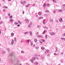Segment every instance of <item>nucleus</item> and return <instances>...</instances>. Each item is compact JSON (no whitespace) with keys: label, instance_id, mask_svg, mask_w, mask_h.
Wrapping results in <instances>:
<instances>
[{"label":"nucleus","instance_id":"10","mask_svg":"<svg viewBox=\"0 0 65 65\" xmlns=\"http://www.w3.org/2000/svg\"><path fill=\"white\" fill-rule=\"evenodd\" d=\"M30 6V4H28L27 5H26L25 6L26 7H28Z\"/></svg>","mask_w":65,"mask_h":65},{"label":"nucleus","instance_id":"37","mask_svg":"<svg viewBox=\"0 0 65 65\" xmlns=\"http://www.w3.org/2000/svg\"><path fill=\"white\" fill-rule=\"evenodd\" d=\"M45 37L46 38H47V35H45Z\"/></svg>","mask_w":65,"mask_h":65},{"label":"nucleus","instance_id":"13","mask_svg":"<svg viewBox=\"0 0 65 65\" xmlns=\"http://www.w3.org/2000/svg\"><path fill=\"white\" fill-rule=\"evenodd\" d=\"M61 40H64V41H65V39L64 38H61Z\"/></svg>","mask_w":65,"mask_h":65},{"label":"nucleus","instance_id":"8","mask_svg":"<svg viewBox=\"0 0 65 65\" xmlns=\"http://www.w3.org/2000/svg\"><path fill=\"white\" fill-rule=\"evenodd\" d=\"M31 41V40L29 39L28 40H26V41H27L28 42V43H29V41Z\"/></svg>","mask_w":65,"mask_h":65},{"label":"nucleus","instance_id":"12","mask_svg":"<svg viewBox=\"0 0 65 65\" xmlns=\"http://www.w3.org/2000/svg\"><path fill=\"white\" fill-rule=\"evenodd\" d=\"M34 41H35V42H37V39H34Z\"/></svg>","mask_w":65,"mask_h":65},{"label":"nucleus","instance_id":"29","mask_svg":"<svg viewBox=\"0 0 65 65\" xmlns=\"http://www.w3.org/2000/svg\"><path fill=\"white\" fill-rule=\"evenodd\" d=\"M38 14L39 15H41V12H39L38 13Z\"/></svg>","mask_w":65,"mask_h":65},{"label":"nucleus","instance_id":"51","mask_svg":"<svg viewBox=\"0 0 65 65\" xmlns=\"http://www.w3.org/2000/svg\"><path fill=\"white\" fill-rule=\"evenodd\" d=\"M45 16L46 17V16H47V15L46 14H45Z\"/></svg>","mask_w":65,"mask_h":65},{"label":"nucleus","instance_id":"43","mask_svg":"<svg viewBox=\"0 0 65 65\" xmlns=\"http://www.w3.org/2000/svg\"><path fill=\"white\" fill-rule=\"evenodd\" d=\"M14 24H15V25H17V22H14Z\"/></svg>","mask_w":65,"mask_h":65},{"label":"nucleus","instance_id":"16","mask_svg":"<svg viewBox=\"0 0 65 65\" xmlns=\"http://www.w3.org/2000/svg\"><path fill=\"white\" fill-rule=\"evenodd\" d=\"M46 4H45V3H44V4L43 5V7H44H44H45V5H46Z\"/></svg>","mask_w":65,"mask_h":65},{"label":"nucleus","instance_id":"32","mask_svg":"<svg viewBox=\"0 0 65 65\" xmlns=\"http://www.w3.org/2000/svg\"><path fill=\"white\" fill-rule=\"evenodd\" d=\"M45 30H44L43 32L42 33V34H45Z\"/></svg>","mask_w":65,"mask_h":65},{"label":"nucleus","instance_id":"33","mask_svg":"<svg viewBox=\"0 0 65 65\" xmlns=\"http://www.w3.org/2000/svg\"><path fill=\"white\" fill-rule=\"evenodd\" d=\"M39 42H40V43H41V44H42V41H40V40H39Z\"/></svg>","mask_w":65,"mask_h":65},{"label":"nucleus","instance_id":"22","mask_svg":"<svg viewBox=\"0 0 65 65\" xmlns=\"http://www.w3.org/2000/svg\"><path fill=\"white\" fill-rule=\"evenodd\" d=\"M35 59H36L35 57H33L32 58V60H35Z\"/></svg>","mask_w":65,"mask_h":65},{"label":"nucleus","instance_id":"25","mask_svg":"<svg viewBox=\"0 0 65 65\" xmlns=\"http://www.w3.org/2000/svg\"><path fill=\"white\" fill-rule=\"evenodd\" d=\"M14 39L15 41V42H17V39H16V38L15 37L14 38Z\"/></svg>","mask_w":65,"mask_h":65},{"label":"nucleus","instance_id":"5","mask_svg":"<svg viewBox=\"0 0 65 65\" xmlns=\"http://www.w3.org/2000/svg\"><path fill=\"white\" fill-rule=\"evenodd\" d=\"M13 54H10L9 55V57H12V56H13Z\"/></svg>","mask_w":65,"mask_h":65},{"label":"nucleus","instance_id":"38","mask_svg":"<svg viewBox=\"0 0 65 65\" xmlns=\"http://www.w3.org/2000/svg\"><path fill=\"white\" fill-rule=\"evenodd\" d=\"M63 36H65V32L64 33V34H63V35H62V36H63Z\"/></svg>","mask_w":65,"mask_h":65},{"label":"nucleus","instance_id":"31","mask_svg":"<svg viewBox=\"0 0 65 65\" xmlns=\"http://www.w3.org/2000/svg\"><path fill=\"white\" fill-rule=\"evenodd\" d=\"M49 5H50V4H47L46 5V6L47 7H49Z\"/></svg>","mask_w":65,"mask_h":65},{"label":"nucleus","instance_id":"62","mask_svg":"<svg viewBox=\"0 0 65 65\" xmlns=\"http://www.w3.org/2000/svg\"><path fill=\"white\" fill-rule=\"evenodd\" d=\"M19 24H22V23H21V22H19Z\"/></svg>","mask_w":65,"mask_h":65},{"label":"nucleus","instance_id":"57","mask_svg":"<svg viewBox=\"0 0 65 65\" xmlns=\"http://www.w3.org/2000/svg\"><path fill=\"white\" fill-rule=\"evenodd\" d=\"M61 10H58V11H61Z\"/></svg>","mask_w":65,"mask_h":65},{"label":"nucleus","instance_id":"39","mask_svg":"<svg viewBox=\"0 0 65 65\" xmlns=\"http://www.w3.org/2000/svg\"><path fill=\"white\" fill-rule=\"evenodd\" d=\"M17 27H20V25L18 24L17 25Z\"/></svg>","mask_w":65,"mask_h":65},{"label":"nucleus","instance_id":"63","mask_svg":"<svg viewBox=\"0 0 65 65\" xmlns=\"http://www.w3.org/2000/svg\"><path fill=\"white\" fill-rule=\"evenodd\" d=\"M61 55H63V52H61Z\"/></svg>","mask_w":65,"mask_h":65},{"label":"nucleus","instance_id":"47","mask_svg":"<svg viewBox=\"0 0 65 65\" xmlns=\"http://www.w3.org/2000/svg\"><path fill=\"white\" fill-rule=\"evenodd\" d=\"M23 5H25V3L23 2V3H22Z\"/></svg>","mask_w":65,"mask_h":65},{"label":"nucleus","instance_id":"4","mask_svg":"<svg viewBox=\"0 0 65 65\" xmlns=\"http://www.w3.org/2000/svg\"><path fill=\"white\" fill-rule=\"evenodd\" d=\"M25 22L27 23H29V20L27 19H25Z\"/></svg>","mask_w":65,"mask_h":65},{"label":"nucleus","instance_id":"7","mask_svg":"<svg viewBox=\"0 0 65 65\" xmlns=\"http://www.w3.org/2000/svg\"><path fill=\"white\" fill-rule=\"evenodd\" d=\"M11 62L12 63L11 64H14V61L13 60H11Z\"/></svg>","mask_w":65,"mask_h":65},{"label":"nucleus","instance_id":"60","mask_svg":"<svg viewBox=\"0 0 65 65\" xmlns=\"http://www.w3.org/2000/svg\"><path fill=\"white\" fill-rule=\"evenodd\" d=\"M45 21V19L43 21V22H44Z\"/></svg>","mask_w":65,"mask_h":65},{"label":"nucleus","instance_id":"34","mask_svg":"<svg viewBox=\"0 0 65 65\" xmlns=\"http://www.w3.org/2000/svg\"><path fill=\"white\" fill-rule=\"evenodd\" d=\"M19 63H17L16 64H15L14 65H19Z\"/></svg>","mask_w":65,"mask_h":65},{"label":"nucleus","instance_id":"11","mask_svg":"<svg viewBox=\"0 0 65 65\" xmlns=\"http://www.w3.org/2000/svg\"><path fill=\"white\" fill-rule=\"evenodd\" d=\"M13 20L11 19L10 20V22L11 23H12V22H13Z\"/></svg>","mask_w":65,"mask_h":65},{"label":"nucleus","instance_id":"42","mask_svg":"<svg viewBox=\"0 0 65 65\" xmlns=\"http://www.w3.org/2000/svg\"><path fill=\"white\" fill-rule=\"evenodd\" d=\"M36 65H38V62H36Z\"/></svg>","mask_w":65,"mask_h":65},{"label":"nucleus","instance_id":"2","mask_svg":"<svg viewBox=\"0 0 65 65\" xmlns=\"http://www.w3.org/2000/svg\"><path fill=\"white\" fill-rule=\"evenodd\" d=\"M1 53V54L3 55V54H5V52L4 51H2Z\"/></svg>","mask_w":65,"mask_h":65},{"label":"nucleus","instance_id":"40","mask_svg":"<svg viewBox=\"0 0 65 65\" xmlns=\"http://www.w3.org/2000/svg\"><path fill=\"white\" fill-rule=\"evenodd\" d=\"M53 2H55V3H56V1H55V0H53Z\"/></svg>","mask_w":65,"mask_h":65},{"label":"nucleus","instance_id":"56","mask_svg":"<svg viewBox=\"0 0 65 65\" xmlns=\"http://www.w3.org/2000/svg\"><path fill=\"white\" fill-rule=\"evenodd\" d=\"M35 45L34 44L33 45V47H35Z\"/></svg>","mask_w":65,"mask_h":65},{"label":"nucleus","instance_id":"1","mask_svg":"<svg viewBox=\"0 0 65 65\" xmlns=\"http://www.w3.org/2000/svg\"><path fill=\"white\" fill-rule=\"evenodd\" d=\"M32 25V22H30V23L29 24L28 27V28H30Z\"/></svg>","mask_w":65,"mask_h":65},{"label":"nucleus","instance_id":"17","mask_svg":"<svg viewBox=\"0 0 65 65\" xmlns=\"http://www.w3.org/2000/svg\"><path fill=\"white\" fill-rule=\"evenodd\" d=\"M43 18V17H40V18H39L38 19H39V20H41V19H42Z\"/></svg>","mask_w":65,"mask_h":65},{"label":"nucleus","instance_id":"6","mask_svg":"<svg viewBox=\"0 0 65 65\" xmlns=\"http://www.w3.org/2000/svg\"><path fill=\"white\" fill-rule=\"evenodd\" d=\"M50 34L51 35H54L55 34V33L53 32H51L50 33Z\"/></svg>","mask_w":65,"mask_h":65},{"label":"nucleus","instance_id":"24","mask_svg":"<svg viewBox=\"0 0 65 65\" xmlns=\"http://www.w3.org/2000/svg\"><path fill=\"white\" fill-rule=\"evenodd\" d=\"M7 50L8 51H10V49L9 48H7Z\"/></svg>","mask_w":65,"mask_h":65},{"label":"nucleus","instance_id":"52","mask_svg":"<svg viewBox=\"0 0 65 65\" xmlns=\"http://www.w3.org/2000/svg\"><path fill=\"white\" fill-rule=\"evenodd\" d=\"M5 9H4L3 10V12H4V11H5Z\"/></svg>","mask_w":65,"mask_h":65},{"label":"nucleus","instance_id":"23","mask_svg":"<svg viewBox=\"0 0 65 65\" xmlns=\"http://www.w3.org/2000/svg\"><path fill=\"white\" fill-rule=\"evenodd\" d=\"M46 52L47 53H49V52H50V51L48 50H46Z\"/></svg>","mask_w":65,"mask_h":65},{"label":"nucleus","instance_id":"45","mask_svg":"<svg viewBox=\"0 0 65 65\" xmlns=\"http://www.w3.org/2000/svg\"><path fill=\"white\" fill-rule=\"evenodd\" d=\"M14 59H15V60H16V57H15V55H14Z\"/></svg>","mask_w":65,"mask_h":65},{"label":"nucleus","instance_id":"64","mask_svg":"<svg viewBox=\"0 0 65 65\" xmlns=\"http://www.w3.org/2000/svg\"><path fill=\"white\" fill-rule=\"evenodd\" d=\"M45 22H43V24H45Z\"/></svg>","mask_w":65,"mask_h":65},{"label":"nucleus","instance_id":"58","mask_svg":"<svg viewBox=\"0 0 65 65\" xmlns=\"http://www.w3.org/2000/svg\"><path fill=\"white\" fill-rule=\"evenodd\" d=\"M26 65H29V64L26 63Z\"/></svg>","mask_w":65,"mask_h":65},{"label":"nucleus","instance_id":"26","mask_svg":"<svg viewBox=\"0 0 65 65\" xmlns=\"http://www.w3.org/2000/svg\"><path fill=\"white\" fill-rule=\"evenodd\" d=\"M38 37H41L42 38H43V36H42L41 35H39Z\"/></svg>","mask_w":65,"mask_h":65},{"label":"nucleus","instance_id":"53","mask_svg":"<svg viewBox=\"0 0 65 65\" xmlns=\"http://www.w3.org/2000/svg\"><path fill=\"white\" fill-rule=\"evenodd\" d=\"M18 22L19 23L20 22H21V21L19 20H18Z\"/></svg>","mask_w":65,"mask_h":65},{"label":"nucleus","instance_id":"14","mask_svg":"<svg viewBox=\"0 0 65 65\" xmlns=\"http://www.w3.org/2000/svg\"><path fill=\"white\" fill-rule=\"evenodd\" d=\"M11 34L12 36H13L14 35V34L12 32L11 33Z\"/></svg>","mask_w":65,"mask_h":65},{"label":"nucleus","instance_id":"36","mask_svg":"<svg viewBox=\"0 0 65 65\" xmlns=\"http://www.w3.org/2000/svg\"><path fill=\"white\" fill-rule=\"evenodd\" d=\"M63 7V10H65V7Z\"/></svg>","mask_w":65,"mask_h":65},{"label":"nucleus","instance_id":"35","mask_svg":"<svg viewBox=\"0 0 65 65\" xmlns=\"http://www.w3.org/2000/svg\"><path fill=\"white\" fill-rule=\"evenodd\" d=\"M58 20H55V22L56 23H58Z\"/></svg>","mask_w":65,"mask_h":65},{"label":"nucleus","instance_id":"20","mask_svg":"<svg viewBox=\"0 0 65 65\" xmlns=\"http://www.w3.org/2000/svg\"><path fill=\"white\" fill-rule=\"evenodd\" d=\"M53 20H51V19H50V22H53Z\"/></svg>","mask_w":65,"mask_h":65},{"label":"nucleus","instance_id":"59","mask_svg":"<svg viewBox=\"0 0 65 65\" xmlns=\"http://www.w3.org/2000/svg\"><path fill=\"white\" fill-rule=\"evenodd\" d=\"M59 21H60V22H61V21H62L60 19H59Z\"/></svg>","mask_w":65,"mask_h":65},{"label":"nucleus","instance_id":"54","mask_svg":"<svg viewBox=\"0 0 65 65\" xmlns=\"http://www.w3.org/2000/svg\"><path fill=\"white\" fill-rule=\"evenodd\" d=\"M33 6H35V4H34L33 5Z\"/></svg>","mask_w":65,"mask_h":65},{"label":"nucleus","instance_id":"21","mask_svg":"<svg viewBox=\"0 0 65 65\" xmlns=\"http://www.w3.org/2000/svg\"><path fill=\"white\" fill-rule=\"evenodd\" d=\"M41 49L42 50H44V47L42 46L41 47Z\"/></svg>","mask_w":65,"mask_h":65},{"label":"nucleus","instance_id":"19","mask_svg":"<svg viewBox=\"0 0 65 65\" xmlns=\"http://www.w3.org/2000/svg\"><path fill=\"white\" fill-rule=\"evenodd\" d=\"M54 54L55 55V56H58V55H59V54H57L55 53H54Z\"/></svg>","mask_w":65,"mask_h":65},{"label":"nucleus","instance_id":"15","mask_svg":"<svg viewBox=\"0 0 65 65\" xmlns=\"http://www.w3.org/2000/svg\"><path fill=\"white\" fill-rule=\"evenodd\" d=\"M45 12H50V11H49L47 10H46L45 11Z\"/></svg>","mask_w":65,"mask_h":65},{"label":"nucleus","instance_id":"28","mask_svg":"<svg viewBox=\"0 0 65 65\" xmlns=\"http://www.w3.org/2000/svg\"><path fill=\"white\" fill-rule=\"evenodd\" d=\"M30 61H31V63H33V59H31L30 60Z\"/></svg>","mask_w":65,"mask_h":65},{"label":"nucleus","instance_id":"18","mask_svg":"<svg viewBox=\"0 0 65 65\" xmlns=\"http://www.w3.org/2000/svg\"><path fill=\"white\" fill-rule=\"evenodd\" d=\"M35 58L36 59V60H38L39 59V58L37 56H35Z\"/></svg>","mask_w":65,"mask_h":65},{"label":"nucleus","instance_id":"50","mask_svg":"<svg viewBox=\"0 0 65 65\" xmlns=\"http://www.w3.org/2000/svg\"><path fill=\"white\" fill-rule=\"evenodd\" d=\"M23 2V1L22 2H20V3H21V4H22Z\"/></svg>","mask_w":65,"mask_h":65},{"label":"nucleus","instance_id":"3","mask_svg":"<svg viewBox=\"0 0 65 65\" xmlns=\"http://www.w3.org/2000/svg\"><path fill=\"white\" fill-rule=\"evenodd\" d=\"M13 43H14V40L13 39H12V42H11V44L13 45Z\"/></svg>","mask_w":65,"mask_h":65},{"label":"nucleus","instance_id":"41","mask_svg":"<svg viewBox=\"0 0 65 65\" xmlns=\"http://www.w3.org/2000/svg\"><path fill=\"white\" fill-rule=\"evenodd\" d=\"M4 8H7L8 7H7V6H5V7H4Z\"/></svg>","mask_w":65,"mask_h":65},{"label":"nucleus","instance_id":"48","mask_svg":"<svg viewBox=\"0 0 65 65\" xmlns=\"http://www.w3.org/2000/svg\"><path fill=\"white\" fill-rule=\"evenodd\" d=\"M50 55L49 54H47V57H48Z\"/></svg>","mask_w":65,"mask_h":65},{"label":"nucleus","instance_id":"55","mask_svg":"<svg viewBox=\"0 0 65 65\" xmlns=\"http://www.w3.org/2000/svg\"><path fill=\"white\" fill-rule=\"evenodd\" d=\"M60 20H61V21H62V18H60Z\"/></svg>","mask_w":65,"mask_h":65},{"label":"nucleus","instance_id":"27","mask_svg":"<svg viewBox=\"0 0 65 65\" xmlns=\"http://www.w3.org/2000/svg\"><path fill=\"white\" fill-rule=\"evenodd\" d=\"M41 40L42 42H45V41L44 40L42 39Z\"/></svg>","mask_w":65,"mask_h":65},{"label":"nucleus","instance_id":"30","mask_svg":"<svg viewBox=\"0 0 65 65\" xmlns=\"http://www.w3.org/2000/svg\"><path fill=\"white\" fill-rule=\"evenodd\" d=\"M9 18H10V19H12V16L11 15V16H10L9 17Z\"/></svg>","mask_w":65,"mask_h":65},{"label":"nucleus","instance_id":"61","mask_svg":"<svg viewBox=\"0 0 65 65\" xmlns=\"http://www.w3.org/2000/svg\"><path fill=\"white\" fill-rule=\"evenodd\" d=\"M26 2V1H24V3H25Z\"/></svg>","mask_w":65,"mask_h":65},{"label":"nucleus","instance_id":"49","mask_svg":"<svg viewBox=\"0 0 65 65\" xmlns=\"http://www.w3.org/2000/svg\"><path fill=\"white\" fill-rule=\"evenodd\" d=\"M21 53H24V51H21Z\"/></svg>","mask_w":65,"mask_h":65},{"label":"nucleus","instance_id":"46","mask_svg":"<svg viewBox=\"0 0 65 65\" xmlns=\"http://www.w3.org/2000/svg\"><path fill=\"white\" fill-rule=\"evenodd\" d=\"M28 33V32H25L24 33V34H27Z\"/></svg>","mask_w":65,"mask_h":65},{"label":"nucleus","instance_id":"44","mask_svg":"<svg viewBox=\"0 0 65 65\" xmlns=\"http://www.w3.org/2000/svg\"><path fill=\"white\" fill-rule=\"evenodd\" d=\"M31 42V45H33V43L32 42Z\"/></svg>","mask_w":65,"mask_h":65},{"label":"nucleus","instance_id":"9","mask_svg":"<svg viewBox=\"0 0 65 65\" xmlns=\"http://www.w3.org/2000/svg\"><path fill=\"white\" fill-rule=\"evenodd\" d=\"M29 33H30V36H32V32L30 31Z\"/></svg>","mask_w":65,"mask_h":65}]
</instances>
